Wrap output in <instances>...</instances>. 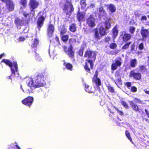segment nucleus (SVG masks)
I'll return each instance as SVG.
<instances>
[{
  "label": "nucleus",
  "instance_id": "obj_39",
  "mask_svg": "<svg viewBox=\"0 0 149 149\" xmlns=\"http://www.w3.org/2000/svg\"><path fill=\"white\" fill-rule=\"evenodd\" d=\"M121 104L124 107H125L126 109H127L128 108V106L127 103L124 101H122L121 102Z\"/></svg>",
  "mask_w": 149,
  "mask_h": 149
},
{
  "label": "nucleus",
  "instance_id": "obj_13",
  "mask_svg": "<svg viewBox=\"0 0 149 149\" xmlns=\"http://www.w3.org/2000/svg\"><path fill=\"white\" fill-rule=\"evenodd\" d=\"M121 36H123V40L124 41L127 42L130 39L131 36L129 34L126 33L125 31H123L121 33Z\"/></svg>",
  "mask_w": 149,
  "mask_h": 149
},
{
  "label": "nucleus",
  "instance_id": "obj_7",
  "mask_svg": "<svg viewBox=\"0 0 149 149\" xmlns=\"http://www.w3.org/2000/svg\"><path fill=\"white\" fill-rule=\"evenodd\" d=\"M115 62L113 63L111 65V69L112 70H116L118 67H120L122 64V59L119 58L115 60Z\"/></svg>",
  "mask_w": 149,
  "mask_h": 149
},
{
  "label": "nucleus",
  "instance_id": "obj_6",
  "mask_svg": "<svg viewBox=\"0 0 149 149\" xmlns=\"http://www.w3.org/2000/svg\"><path fill=\"white\" fill-rule=\"evenodd\" d=\"M94 61L91 60H86L84 68L87 72H89L90 70V68L91 69L93 68V62Z\"/></svg>",
  "mask_w": 149,
  "mask_h": 149
},
{
  "label": "nucleus",
  "instance_id": "obj_14",
  "mask_svg": "<svg viewBox=\"0 0 149 149\" xmlns=\"http://www.w3.org/2000/svg\"><path fill=\"white\" fill-rule=\"evenodd\" d=\"M54 27L52 24H50L48 26L47 29V35L49 37H51L52 36V33L54 31Z\"/></svg>",
  "mask_w": 149,
  "mask_h": 149
},
{
  "label": "nucleus",
  "instance_id": "obj_32",
  "mask_svg": "<svg viewBox=\"0 0 149 149\" xmlns=\"http://www.w3.org/2000/svg\"><path fill=\"white\" fill-rule=\"evenodd\" d=\"M146 68L145 65H142L139 66V70L141 72H144L146 70Z\"/></svg>",
  "mask_w": 149,
  "mask_h": 149
},
{
  "label": "nucleus",
  "instance_id": "obj_64",
  "mask_svg": "<svg viewBox=\"0 0 149 149\" xmlns=\"http://www.w3.org/2000/svg\"><path fill=\"white\" fill-rule=\"evenodd\" d=\"M21 88L22 89V91H23V92H24V90L22 88V86H21Z\"/></svg>",
  "mask_w": 149,
  "mask_h": 149
},
{
  "label": "nucleus",
  "instance_id": "obj_59",
  "mask_svg": "<svg viewBox=\"0 0 149 149\" xmlns=\"http://www.w3.org/2000/svg\"><path fill=\"white\" fill-rule=\"evenodd\" d=\"M23 14L24 15V17H27L29 15L28 13H23Z\"/></svg>",
  "mask_w": 149,
  "mask_h": 149
},
{
  "label": "nucleus",
  "instance_id": "obj_5",
  "mask_svg": "<svg viewBox=\"0 0 149 149\" xmlns=\"http://www.w3.org/2000/svg\"><path fill=\"white\" fill-rule=\"evenodd\" d=\"M38 5V2L36 0H30L29 3L30 8L31 9V13L33 15L34 10L36 8Z\"/></svg>",
  "mask_w": 149,
  "mask_h": 149
},
{
  "label": "nucleus",
  "instance_id": "obj_60",
  "mask_svg": "<svg viewBox=\"0 0 149 149\" xmlns=\"http://www.w3.org/2000/svg\"><path fill=\"white\" fill-rule=\"evenodd\" d=\"M5 54L4 53H3L0 55V59L2 57V56H4Z\"/></svg>",
  "mask_w": 149,
  "mask_h": 149
},
{
  "label": "nucleus",
  "instance_id": "obj_44",
  "mask_svg": "<svg viewBox=\"0 0 149 149\" xmlns=\"http://www.w3.org/2000/svg\"><path fill=\"white\" fill-rule=\"evenodd\" d=\"M134 101L135 102L139 103V104H141L142 102L139 99H137L136 98H134Z\"/></svg>",
  "mask_w": 149,
  "mask_h": 149
},
{
  "label": "nucleus",
  "instance_id": "obj_62",
  "mask_svg": "<svg viewBox=\"0 0 149 149\" xmlns=\"http://www.w3.org/2000/svg\"><path fill=\"white\" fill-rule=\"evenodd\" d=\"M130 129L133 131V132H134L133 131L134 129L132 127H130Z\"/></svg>",
  "mask_w": 149,
  "mask_h": 149
},
{
  "label": "nucleus",
  "instance_id": "obj_11",
  "mask_svg": "<svg viewBox=\"0 0 149 149\" xmlns=\"http://www.w3.org/2000/svg\"><path fill=\"white\" fill-rule=\"evenodd\" d=\"M129 76L130 77H133L135 79L139 80L141 79V74L139 73H135L134 70H132L130 71Z\"/></svg>",
  "mask_w": 149,
  "mask_h": 149
},
{
  "label": "nucleus",
  "instance_id": "obj_53",
  "mask_svg": "<svg viewBox=\"0 0 149 149\" xmlns=\"http://www.w3.org/2000/svg\"><path fill=\"white\" fill-rule=\"evenodd\" d=\"M95 6L94 3H91L90 5V8H94Z\"/></svg>",
  "mask_w": 149,
  "mask_h": 149
},
{
  "label": "nucleus",
  "instance_id": "obj_17",
  "mask_svg": "<svg viewBox=\"0 0 149 149\" xmlns=\"http://www.w3.org/2000/svg\"><path fill=\"white\" fill-rule=\"evenodd\" d=\"M111 21L110 18H107L106 20L105 21L104 25L105 27L107 29H109L111 26Z\"/></svg>",
  "mask_w": 149,
  "mask_h": 149
},
{
  "label": "nucleus",
  "instance_id": "obj_18",
  "mask_svg": "<svg viewBox=\"0 0 149 149\" xmlns=\"http://www.w3.org/2000/svg\"><path fill=\"white\" fill-rule=\"evenodd\" d=\"M99 31L101 36H104L107 34L106 30L103 27H100L99 29Z\"/></svg>",
  "mask_w": 149,
  "mask_h": 149
},
{
  "label": "nucleus",
  "instance_id": "obj_12",
  "mask_svg": "<svg viewBox=\"0 0 149 149\" xmlns=\"http://www.w3.org/2000/svg\"><path fill=\"white\" fill-rule=\"evenodd\" d=\"M45 16V15H42L39 18L37 24L39 28H40L42 26Z\"/></svg>",
  "mask_w": 149,
  "mask_h": 149
},
{
  "label": "nucleus",
  "instance_id": "obj_52",
  "mask_svg": "<svg viewBox=\"0 0 149 149\" xmlns=\"http://www.w3.org/2000/svg\"><path fill=\"white\" fill-rule=\"evenodd\" d=\"M120 51L119 50H116L114 51L113 52V54H114V55L117 54Z\"/></svg>",
  "mask_w": 149,
  "mask_h": 149
},
{
  "label": "nucleus",
  "instance_id": "obj_63",
  "mask_svg": "<svg viewBox=\"0 0 149 149\" xmlns=\"http://www.w3.org/2000/svg\"><path fill=\"white\" fill-rule=\"evenodd\" d=\"M23 1L24 3H26V0H22L21 1L22 2Z\"/></svg>",
  "mask_w": 149,
  "mask_h": 149
},
{
  "label": "nucleus",
  "instance_id": "obj_31",
  "mask_svg": "<svg viewBox=\"0 0 149 149\" xmlns=\"http://www.w3.org/2000/svg\"><path fill=\"white\" fill-rule=\"evenodd\" d=\"M70 30L72 32H74L76 31V28L75 24H72L70 26Z\"/></svg>",
  "mask_w": 149,
  "mask_h": 149
},
{
  "label": "nucleus",
  "instance_id": "obj_51",
  "mask_svg": "<svg viewBox=\"0 0 149 149\" xmlns=\"http://www.w3.org/2000/svg\"><path fill=\"white\" fill-rule=\"evenodd\" d=\"M147 19V17L145 16H143L141 18V20H146Z\"/></svg>",
  "mask_w": 149,
  "mask_h": 149
},
{
  "label": "nucleus",
  "instance_id": "obj_40",
  "mask_svg": "<svg viewBox=\"0 0 149 149\" xmlns=\"http://www.w3.org/2000/svg\"><path fill=\"white\" fill-rule=\"evenodd\" d=\"M135 29V27L130 26V27L129 31L130 32L131 34H133L134 32Z\"/></svg>",
  "mask_w": 149,
  "mask_h": 149
},
{
  "label": "nucleus",
  "instance_id": "obj_2",
  "mask_svg": "<svg viewBox=\"0 0 149 149\" xmlns=\"http://www.w3.org/2000/svg\"><path fill=\"white\" fill-rule=\"evenodd\" d=\"M2 61L10 67L12 72L11 75L12 77H14L18 76L19 73L17 65L16 62H14L13 64L10 61L5 59H3Z\"/></svg>",
  "mask_w": 149,
  "mask_h": 149
},
{
  "label": "nucleus",
  "instance_id": "obj_23",
  "mask_svg": "<svg viewBox=\"0 0 149 149\" xmlns=\"http://www.w3.org/2000/svg\"><path fill=\"white\" fill-rule=\"evenodd\" d=\"M84 16V14L83 13L79 12L77 15V19L79 21H82Z\"/></svg>",
  "mask_w": 149,
  "mask_h": 149
},
{
  "label": "nucleus",
  "instance_id": "obj_15",
  "mask_svg": "<svg viewBox=\"0 0 149 149\" xmlns=\"http://www.w3.org/2000/svg\"><path fill=\"white\" fill-rule=\"evenodd\" d=\"M141 33L142 36L143 40H144L146 39L148 35L149 34L148 30L146 29H142L141 30Z\"/></svg>",
  "mask_w": 149,
  "mask_h": 149
},
{
  "label": "nucleus",
  "instance_id": "obj_49",
  "mask_svg": "<svg viewBox=\"0 0 149 149\" xmlns=\"http://www.w3.org/2000/svg\"><path fill=\"white\" fill-rule=\"evenodd\" d=\"M126 86H127L128 88L130 87L131 86V84L130 82H127L125 84Z\"/></svg>",
  "mask_w": 149,
  "mask_h": 149
},
{
  "label": "nucleus",
  "instance_id": "obj_3",
  "mask_svg": "<svg viewBox=\"0 0 149 149\" xmlns=\"http://www.w3.org/2000/svg\"><path fill=\"white\" fill-rule=\"evenodd\" d=\"M63 12L67 15H69L74 10L73 5L69 2L65 1L62 6Z\"/></svg>",
  "mask_w": 149,
  "mask_h": 149
},
{
  "label": "nucleus",
  "instance_id": "obj_57",
  "mask_svg": "<svg viewBox=\"0 0 149 149\" xmlns=\"http://www.w3.org/2000/svg\"><path fill=\"white\" fill-rule=\"evenodd\" d=\"M84 86H85V89L89 88V86H88V85H86V84H84Z\"/></svg>",
  "mask_w": 149,
  "mask_h": 149
},
{
  "label": "nucleus",
  "instance_id": "obj_56",
  "mask_svg": "<svg viewBox=\"0 0 149 149\" xmlns=\"http://www.w3.org/2000/svg\"><path fill=\"white\" fill-rule=\"evenodd\" d=\"M55 39L56 41L57 42V43L58 44L59 43V38L58 37H56L55 38Z\"/></svg>",
  "mask_w": 149,
  "mask_h": 149
},
{
  "label": "nucleus",
  "instance_id": "obj_48",
  "mask_svg": "<svg viewBox=\"0 0 149 149\" xmlns=\"http://www.w3.org/2000/svg\"><path fill=\"white\" fill-rule=\"evenodd\" d=\"M85 90L86 91L89 93H92L93 92L91 90V88L89 89V88H86L85 89Z\"/></svg>",
  "mask_w": 149,
  "mask_h": 149
},
{
  "label": "nucleus",
  "instance_id": "obj_61",
  "mask_svg": "<svg viewBox=\"0 0 149 149\" xmlns=\"http://www.w3.org/2000/svg\"><path fill=\"white\" fill-rule=\"evenodd\" d=\"M145 92L148 94H149V91H147L146 90L145 91Z\"/></svg>",
  "mask_w": 149,
  "mask_h": 149
},
{
  "label": "nucleus",
  "instance_id": "obj_19",
  "mask_svg": "<svg viewBox=\"0 0 149 149\" xmlns=\"http://www.w3.org/2000/svg\"><path fill=\"white\" fill-rule=\"evenodd\" d=\"M93 81L95 83L97 86H98L101 85V81L98 78H97V76H96L95 75L94 77Z\"/></svg>",
  "mask_w": 149,
  "mask_h": 149
},
{
  "label": "nucleus",
  "instance_id": "obj_30",
  "mask_svg": "<svg viewBox=\"0 0 149 149\" xmlns=\"http://www.w3.org/2000/svg\"><path fill=\"white\" fill-rule=\"evenodd\" d=\"M99 11L101 16L104 15L105 14V12L102 7H100L99 8Z\"/></svg>",
  "mask_w": 149,
  "mask_h": 149
},
{
  "label": "nucleus",
  "instance_id": "obj_47",
  "mask_svg": "<svg viewBox=\"0 0 149 149\" xmlns=\"http://www.w3.org/2000/svg\"><path fill=\"white\" fill-rule=\"evenodd\" d=\"M131 91L132 92H135L137 91V88L135 86H132L131 88Z\"/></svg>",
  "mask_w": 149,
  "mask_h": 149
},
{
  "label": "nucleus",
  "instance_id": "obj_54",
  "mask_svg": "<svg viewBox=\"0 0 149 149\" xmlns=\"http://www.w3.org/2000/svg\"><path fill=\"white\" fill-rule=\"evenodd\" d=\"M145 110L146 115H147L148 116V117H149V112H148V111L146 109H145Z\"/></svg>",
  "mask_w": 149,
  "mask_h": 149
},
{
  "label": "nucleus",
  "instance_id": "obj_8",
  "mask_svg": "<svg viewBox=\"0 0 149 149\" xmlns=\"http://www.w3.org/2000/svg\"><path fill=\"white\" fill-rule=\"evenodd\" d=\"M84 56L91 58V60H95L96 57V54L95 52L87 51L86 52Z\"/></svg>",
  "mask_w": 149,
  "mask_h": 149
},
{
  "label": "nucleus",
  "instance_id": "obj_29",
  "mask_svg": "<svg viewBox=\"0 0 149 149\" xmlns=\"http://www.w3.org/2000/svg\"><path fill=\"white\" fill-rule=\"evenodd\" d=\"M109 9L111 13L115 12L116 10L115 6L113 4H110L109 6Z\"/></svg>",
  "mask_w": 149,
  "mask_h": 149
},
{
  "label": "nucleus",
  "instance_id": "obj_25",
  "mask_svg": "<svg viewBox=\"0 0 149 149\" xmlns=\"http://www.w3.org/2000/svg\"><path fill=\"white\" fill-rule=\"evenodd\" d=\"M112 31L113 34V38L114 39H115L116 38L118 33V31L116 26H115L113 28L112 30Z\"/></svg>",
  "mask_w": 149,
  "mask_h": 149
},
{
  "label": "nucleus",
  "instance_id": "obj_10",
  "mask_svg": "<svg viewBox=\"0 0 149 149\" xmlns=\"http://www.w3.org/2000/svg\"><path fill=\"white\" fill-rule=\"evenodd\" d=\"M33 98L32 97H29L22 101V103L26 106H30L32 104Z\"/></svg>",
  "mask_w": 149,
  "mask_h": 149
},
{
  "label": "nucleus",
  "instance_id": "obj_55",
  "mask_svg": "<svg viewBox=\"0 0 149 149\" xmlns=\"http://www.w3.org/2000/svg\"><path fill=\"white\" fill-rule=\"evenodd\" d=\"M79 54L80 56H82L83 54V51L81 50L79 51Z\"/></svg>",
  "mask_w": 149,
  "mask_h": 149
},
{
  "label": "nucleus",
  "instance_id": "obj_33",
  "mask_svg": "<svg viewBox=\"0 0 149 149\" xmlns=\"http://www.w3.org/2000/svg\"><path fill=\"white\" fill-rule=\"evenodd\" d=\"M15 145H11L10 147L9 148V149H21L20 147L18 146L16 143H15Z\"/></svg>",
  "mask_w": 149,
  "mask_h": 149
},
{
  "label": "nucleus",
  "instance_id": "obj_43",
  "mask_svg": "<svg viewBox=\"0 0 149 149\" xmlns=\"http://www.w3.org/2000/svg\"><path fill=\"white\" fill-rule=\"evenodd\" d=\"M17 40L19 42H20V41H24L25 40V38L23 36H20Z\"/></svg>",
  "mask_w": 149,
  "mask_h": 149
},
{
  "label": "nucleus",
  "instance_id": "obj_27",
  "mask_svg": "<svg viewBox=\"0 0 149 149\" xmlns=\"http://www.w3.org/2000/svg\"><path fill=\"white\" fill-rule=\"evenodd\" d=\"M94 30L95 31L94 38L96 40L100 39L101 38V36L99 34L98 30L96 29H95Z\"/></svg>",
  "mask_w": 149,
  "mask_h": 149
},
{
  "label": "nucleus",
  "instance_id": "obj_26",
  "mask_svg": "<svg viewBox=\"0 0 149 149\" xmlns=\"http://www.w3.org/2000/svg\"><path fill=\"white\" fill-rule=\"evenodd\" d=\"M130 65L131 67L134 68L135 67L137 64V60L136 59H132L130 60Z\"/></svg>",
  "mask_w": 149,
  "mask_h": 149
},
{
  "label": "nucleus",
  "instance_id": "obj_4",
  "mask_svg": "<svg viewBox=\"0 0 149 149\" xmlns=\"http://www.w3.org/2000/svg\"><path fill=\"white\" fill-rule=\"evenodd\" d=\"M6 4V7L9 11H12L14 9L15 5L11 0H1Z\"/></svg>",
  "mask_w": 149,
  "mask_h": 149
},
{
  "label": "nucleus",
  "instance_id": "obj_34",
  "mask_svg": "<svg viewBox=\"0 0 149 149\" xmlns=\"http://www.w3.org/2000/svg\"><path fill=\"white\" fill-rule=\"evenodd\" d=\"M67 31L66 29L65 28V27L64 25H63L62 26L61 29L60 33L61 35H63Z\"/></svg>",
  "mask_w": 149,
  "mask_h": 149
},
{
  "label": "nucleus",
  "instance_id": "obj_37",
  "mask_svg": "<svg viewBox=\"0 0 149 149\" xmlns=\"http://www.w3.org/2000/svg\"><path fill=\"white\" fill-rule=\"evenodd\" d=\"M131 43V42H129L125 44L123 46L122 48V49H127L130 46Z\"/></svg>",
  "mask_w": 149,
  "mask_h": 149
},
{
  "label": "nucleus",
  "instance_id": "obj_58",
  "mask_svg": "<svg viewBox=\"0 0 149 149\" xmlns=\"http://www.w3.org/2000/svg\"><path fill=\"white\" fill-rule=\"evenodd\" d=\"M110 39V38H109V37H107L105 38V41L106 42H108V41H109V40Z\"/></svg>",
  "mask_w": 149,
  "mask_h": 149
},
{
  "label": "nucleus",
  "instance_id": "obj_35",
  "mask_svg": "<svg viewBox=\"0 0 149 149\" xmlns=\"http://www.w3.org/2000/svg\"><path fill=\"white\" fill-rule=\"evenodd\" d=\"M125 134L127 138L130 140L131 142H132V139L131 138L130 136V134L129 133L128 131L126 130L125 131Z\"/></svg>",
  "mask_w": 149,
  "mask_h": 149
},
{
  "label": "nucleus",
  "instance_id": "obj_42",
  "mask_svg": "<svg viewBox=\"0 0 149 149\" xmlns=\"http://www.w3.org/2000/svg\"><path fill=\"white\" fill-rule=\"evenodd\" d=\"M108 89L109 91L111 92V93H114V88L111 87L110 86H107Z\"/></svg>",
  "mask_w": 149,
  "mask_h": 149
},
{
  "label": "nucleus",
  "instance_id": "obj_38",
  "mask_svg": "<svg viewBox=\"0 0 149 149\" xmlns=\"http://www.w3.org/2000/svg\"><path fill=\"white\" fill-rule=\"evenodd\" d=\"M35 58L38 61H42V59L41 57L39 56V54L37 53L35 54Z\"/></svg>",
  "mask_w": 149,
  "mask_h": 149
},
{
  "label": "nucleus",
  "instance_id": "obj_22",
  "mask_svg": "<svg viewBox=\"0 0 149 149\" xmlns=\"http://www.w3.org/2000/svg\"><path fill=\"white\" fill-rule=\"evenodd\" d=\"M130 105L134 110L136 111H139V109H138V107L136 104L134 103L132 101H131Z\"/></svg>",
  "mask_w": 149,
  "mask_h": 149
},
{
  "label": "nucleus",
  "instance_id": "obj_41",
  "mask_svg": "<svg viewBox=\"0 0 149 149\" xmlns=\"http://www.w3.org/2000/svg\"><path fill=\"white\" fill-rule=\"evenodd\" d=\"M109 47L111 49H114L117 47V45L114 43H111L110 44Z\"/></svg>",
  "mask_w": 149,
  "mask_h": 149
},
{
  "label": "nucleus",
  "instance_id": "obj_50",
  "mask_svg": "<svg viewBox=\"0 0 149 149\" xmlns=\"http://www.w3.org/2000/svg\"><path fill=\"white\" fill-rule=\"evenodd\" d=\"M119 72L118 71H117L115 74V76L116 77H119Z\"/></svg>",
  "mask_w": 149,
  "mask_h": 149
},
{
  "label": "nucleus",
  "instance_id": "obj_36",
  "mask_svg": "<svg viewBox=\"0 0 149 149\" xmlns=\"http://www.w3.org/2000/svg\"><path fill=\"white\" fill-rule=\"evenodd\" d=\"M62 40L64 42H66L68 39V36L67 35H63L61 37Z\"/></svg>",
  "mask_w": 149,
  "mask_h": 149
},
{
  "label": "nucleus",
  "instance_id": "obj_9",
  "mask_svg": "<svg viewBox=\"0 0 149 149\" xmlns=\"http://www.w3.org/2000/svg\"><path fill=\"white\" fill-rule=\"evenodd\" d=\"M86 22L88 26L92 28L95 26V19L91 15L87 19Z\"/></svg>",
  "mask_w": 149,
  "mask_h": 149
},
{
  "label": "nucleus",
  "instance_id": "obj_45",
  "mask_svg": "<svg viewBox=\"0 0 149 149\" xmlns=\"http://www.w3.org/2000/svg\"><path fill=\"white\" fill-rule=\"evenodd\" d=\"M115 109L118 112V113L120 115L123 116L124 114L123 113L122 111H120L119 110V109L116 108H115Z\"/></svg>",
  "mask_w": 149,
  "mask_h": 149
},
{
  "label": "nucleus",
  "instance_id": "obj_1",
  "mask_svg": "<svg viewBox=\"0 0 149 149\" xmlns=\"http://www.w3.org/2000/svg\"><path fill=\"white\" fill-rule=\"evenodd\" d=\"M26 79L28 86L31 88L28 90L29 93H33L35 88L43 86L46 84L43 76L38 75L34 78H27Z\"/></svg>",
  "mask_w": 149,
  "mask_h": 149
},
{
  "label": "nucleus",
  "instance_id": "obj_46",
  "mask_svg": "<svg viewBox=\"0 0 149 149\" xmlns=\"http://www.w3.org/2000/svg\"><path fill=\"white\" fill-rule=\"evenodd\" d=\"M139 49L140 50H142L144 48V44L143 43H140L139 46Z\"/></svg>",
  "mask_w": 149,
  "mask_h": 149
},
{
  "label": "nucleus",
  "instance_id": "obj_20",
  "mask_svg": "<svg viewBox=\"0 0 149 149\" xmlns=\"http://www.w3.org/2000/svg\"><path fill=\"white\" fill-rule=\"evenodd\" d=\"M63 65L67 69L70 71L72 70L73 66L71 64L64 62Z\"/></svg>",
  "mask_w": 149,
  "mask_h": 149
},
{
  "label": "nucleus",
  "instance_id": "obj_28",
  "mask_svg": "<svg viewBox=\"0 0 149 149\" xmlns=\"http://www.w3.org/2000/svg\"><path fill=\"white\" fill-rule=\"evenodd\" d=\"M86 0H81L80 4L81 6V8L82 9L85 10V8L86 6Z\"/></svg>",
  "mask_w": 149,
  "mask_h": 149
},
{
  "label": "nucleus",
  "instance_id": "obj_21",
  "mask_svg": "<svg viewBox=\"0 0 149 149\" xmlns=\"http://www.w3.org/2000/svg\"><path fill=\"white\" fill-rule=\"evenodd\" d=\"M15 22L17 26L22 25L24 23V21L23 20L20 19L18 18L15 19Z\"/></svg>",
  "mask_w": 149,
  "mask_h": 149
},
{
  "label": "nucleus",
  "instance_id": "obj_24",
  "mask_svg": "<svg viewBox=\"0 0 149 149\" xmlns=\"http://www.w3.org/2000/svg\"><path fill=\"white\" fill-rule=\"evenodd\" d=\"M32 44L31 46L33 48L36 47H37L38 45V40L37 38L34 39L33 40H32Z\"/></svg>",
  "mask_w": 149,
  "mask_h": 149
},
{
  "label": "nucleus",
  "instance_id": "obj_16",
  "mask_svg": "<svg viewBox=\"0 0 149 149\" xmlns=\"http://www.w3.org/2000/svg\"><path fill=\"white\" fill-rule=\"evenodd\" d=\"M67 54L70 57L73 58L74 56V52L72 50V47L70 46L68 48L67 52Z\"/></svg>",
  "mask_w": 149,
  "mask_h": 149
}]
</instances>
